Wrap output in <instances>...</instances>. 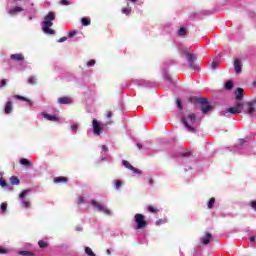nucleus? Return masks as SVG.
I'll list each match as a JSON object with an SVG mask.
<instances>
[{
    "mask_svg": "<svg viewBox=\"0 0 256 256\" xmlns=\"http://www.w3.org/2000/svg\"><path fill=\"white\" fill-rule=\"evenodd\" d=\"M165 81H171V76L169 74H164Z\"/></svg>",
    "mask_w": 256,
    "mask_h": 256,
    "instance_id": "obj_52",
    "label": "nucleus"
},
{
    "mask_svg": "<svg viewBox=\"0 0 256 256\" xmlns=\"http://www.w3.org/2000/svg\"><path fill=\"white\" fill-rule=\"evenodd\" d=\"M122 165H123V167H125L126 169H129L130 171H133V173H136L137 175H141V170H139V169L133 167V165H131V164L129 163V161L123 160V161H122Z\"/></svg>",
    "mask_w": 256,
    "mask_h": 256,
    "instance_id": "obj_13",
    "label": "nucleus"
},
{
    "mask_svg": "<svg viewBox=\"0 0 256 256\" xmlns=\"http://www.w3.org/2000/svg\"><path fill=\"white\" fill-rule=\"evenodd\" d=\"M181 121L187 131L195 133V123H197V116L193 113L182 115Z\"/></svg>",
    "mask_w": 256,
    "mask_h": 256,
    "instance_id": "obj_3",
    "label": "nucleus"
},
{
    "mask_svg": "<svg viewBox=\"0 0 256 256\" xmlns=\"http://www.w3.org/2000/svg\"><path fill=\"white\" fill-rule=\"evenodd\" d=\"M0 253H7V250L2 248V247H0Z\"/></svg>",
    "mask_w": 256,
    "mask_h": 256,
    "instance_id": "obj_55",
    "label": "nucleus"
},
{
    "mask_svg": "<svg viewBox=\"0 0 256 256\" xmlns=\"http://www.w3.org/2000/svg\"><path fill=\"white\" fill-rule=\"evenodd\" d=\"M180 51L187 57L188 67L193 71H197V64H193L194 61H197V56L190 53L188 47L180 48Z\"/></svg>",
    "mask_w": 256,
    "mask_h": 256,
    "instance_id": "obj_4",
    "label": "nucleus"
},
{
    "mask_svg": "<svg viewBox=\"0 0 256 256\" xmlns=\"http://www.w3.org/2000/svg\"><path fill=\"white\" fill-rule=\"evenodd\" d=\"M1 213L4 214L7 211V203L3 202L0 205Z\"/></svg>",
    "mask_w": 256,
    "mask_h": 256,
    "instance_id": "obj_37",
    "label": "nucleus"
},
{
    "mask_svg": "<svg viewBox=\"0 0 256 256\" xmlns=\"http://www.w3.org/2000/svg\"><path fill=\"white\" fill-rule=\"evenodd\" d=\"M137 147L138 149H143V145H141V143H137Z\"/></svg>",
    "mask_w": 256,
    "mask_h": 256,
    "instance_id": "obj_57",
    "label": "nucleus"
},
{
    "mask_svg": "<svg viewBox=\"0 0 256 256\" xmlns=\"http://www.w3.org/2000/svg\"><path fill=\"white\" fill-rule=\"evenodd\" d=\"M14 99H19L20 101H27L29 103V99H27L23 96L15 95Z\"/></svg>",
    "mask_w": 256,
    "mask_h": 256,
    "instance_id": "obj_41",
    "label": "nucleus"
},
{
    "mask_svg": "<svg viewBox=\"0 0 256 256\" xmlns=\"http://www.w3.org/2000/svg\"><path fill=\"white\" fill-rule=\"evenodd\" d=\"M245 104L246 105H250V107L252 108L251 112H249V116L253 117V115H255V113H256V107H255V105H256V98L253 99L251 102H246Z\"/></svg>",
    "mask_w": 256,
    "mask_h": 256,
    "instance_id": "obj_19",
    "label": "nucleus"
},
{
    "mask_svg": "<svg viewBox=\"0 0 256 256\" xmlns=\"http://www.w3.org/2000/svg\"><path fill=\"white\" fill-rule=\"evenodd\" d=\"M128 1H130V3H134L135 4V3H137L138 0H128Z\"/></svg>",
    "mask_w": 256,
    "mask_h": 256,
    "instance_id": "obj_61",
    "label": "nucleus"
},
{
    "mask_svg": "<svg viewBox=\"0 0 256 256\" xmlns=\"http://www.w3.org/2000/svg\"><path fill=\"white\" fill-rule=\"evenodd\" d=\"M10 183H11V185H19V183H21V181L19 180V178L17 176H12L10 178Z\"/></svg>",
    "mask_w": 256,
    "mask_h": 256,
    "instance_id": "obj_24",
    "label": "nucleus"
},
{
    "mask_svg": "<svg viewBox=\"0 0 256 256\" xmlns=\"http://www.w3.org/2000/svg\"><path fill=\"white\" fill-rule=\"evenodd\" d=\"M122 185L123 184L121 183V180L114 181V187H115L116 191H119V189H121Z\"/></svg>",
    "mask_w": 256,
    "mask_h": 256,
    "instance_id": "obj_32",
    "label": "nucleus"
},
{
    "mask_svg": "<svg viewBox=\"0 0 256 256\" xmlns=\"http://www.w3.org/2000/svg\"><path fill=\"white\" fill-rule=\"evenodd\" d=\"M186 34H187V29L182 27L178 30V35L183 36V35H186Z\"/></svg>",
    "mask_w": 256,
    "mask_h": 256,
    "instance_id": "obj_39",
    "label": "nucleus"
},
{
    "mask_svg": "<svg viewBox=\"0 0 256 256\" xmlns=\"http://www.w3.org/2000/svg\"><path fill=\"white\" fill-rule=\"evenodd\" d=\"M243 91V88H237V90L235 91V103H247L243 102Z\"/></svg>",
    "mask_w": 256,
    "mask_h": 256,
    "instance_id": "obj_14",
    "label": "nucleus"
},
{
    "mask_svg": "<svg viewBox=\"0 0 256 256\" xmlns=\"http://www.w3.org/2000/svg\"><path fill=\"white\" fill-rule=\"evenodd\" d=\"M131 7H129V4H127L126 8H122L121 12L123 13V15H131Z\"/></svg>",
    "mask_w": 256,
    "mask_h": 256,
    "instance_id": "obj_26",
    "label": "nucleus"
},
{
    "mask_svg": "<svg viewBox=\"0 0 256 256\" xmlns=\"http://www.w3.org/2000/svg\"><path fill=\"white\" fill-rule=\"evenodd\" d=\"M191 103H198V105H201V111L202 113H209L213 109L211 105L207 102V98H201V97H193L190 98Z\"/></svg>",
    "mask_w": 256,
    "mask_h": 256,
    "instance_id": "obj_5",
    "label": "nucleus"
},
{
    "mask_svg": "<svg viewBox=\"0 0 256 256\" xmlns=\"http://www.w3.org/2000/svg\"><path fill=\"white\" fill-rule=\"evenodd\" d=\"M255 240H256L255 236H251V237L249 238V242H250V243H255Z\"/></svg>",
    "mask_w": 256,
    "mask_h": 256,
    "instance_id": "obj_53",
    "label": "nucleus"
},
{
    "mask_svg": "<svg viewBox=\"0 0 256 256\" xmlns=\"http://www.w3.org/2000/svg\"><path fill=\"white\" fill-rule=\"evenodd\" d=\"M28 83H30V85H35L37 83V78L34 77V76H31L29 79H28Z\"/></svg>",
    "mask_w": 256,
    "mask_h": 256,
    "instance_id": "obj_36",
    "label": "nucleus"
},
{
    "mask_svg": "<svg viewBox=\"0 0 256 256\" xmlns=\"http://www.w3.org/2000/svg\"><path fill=\"white\" fill-rule=\"evenodd\" d=\"M233 153H241V151H240L239 149L235 148V149L233 150Z\"/></svg>",
    "mask_w": 256,
    "mask_h": 256,
    "instance_id": "obj_58",
    "label": "nucleus"
},
{
    "mask_svg": "<svg viewBox=\"0 0 256 256\" xmlns=\"http://www.w3.org/2000/svg\"><path fill=\"white\" fill-rule=\"evenodd\" d=\"M95 63H96L95 59H92V60H89L86 63V65H87V67H95Z\"/></svg>",
    "mask_w": 256,
    "mask_h": 256,
    "instance_id": "obj_40",
    "label": "nucleus"
},
{
    "mask_svg": "<svg viewBox=\"0 0 256 256\" xmlns=\"http://www.w3.org/2000/svg\"><path fill=\"white\" fill-rule=\"evenodd\" d=\"M53 21H55V14L54 12H49L41 23L42 31L45 35H55V30L51 29Z\"/></svg>",
    "mask_w": 256,
    "mask_h": 256,
    "instance_id": "obj_2",
    "label": "nucleus"
},
{
    "mask_svg": "<svg viewBox=\"0 0 256 256\" xmlns=\"http://www.w3.org/2000/svg\"><path fill=\"white\" fill-rule=\"evenodd\" d=\"M20 165H24L25 167H29L31 165V161L27 160L26 158L20 159Z\"/></svg>",
    "mask_w": 256,
    "mask_h": 256,
    "instance_id": "obj_28",
    "label": "nucleus"
},
{
    "mask_svg": "<svg viewBox=\"0 0 256 256\" xmlns=\"http://www.w3.org/2000/svg\"><path fill=\"white\" fill-rule=\"evenodd\" d=\"M212 235L211 233L206 232L205 236H202L200 238V242L202 243V245H209V243H211V239H212Z\"/></svg>",
    "mask_w": 256,
    "mask_h": 256,
    "instance_id": "obj_18",
    "label": "nucleus"
},
{
    "mask_svg": "<svg viewBox=\"0 0 256 256\" xmlns=\"http://www.w3.org/2000/svg\"><path fill=\"white\" fill-rule=\"evenodd\" d=\"M38 247H40V249H46V247H49V243L43 241V240H40L38 242Z\"/></svg>",
    "mask_w": 256,
    "mask_h": 256,
    "instance_id": "obj_30",
    "label": "nucleus"
},
{
    "mask_svg": "<svg viewBox=\"0 0 256 256\" xmlns=\"http://www.w3.org/2000/svg\"><path fill=\"white\" fill-rule=\"evenodd\" d=\"M60 5H65V6L71 5V2H69V0H62V1L60 2Z\"/></svg>",
    "mask_w": 256,
    "mask_h": 256,
    "instance_id": "obj_48",
    "label": "nucleus"
},
{
    "mask_svg": "<svg viewBox=\"0 0 256 256\" xmlns=\"http://www.w3.org/2000/svg\"><path fill=\"white\" fill-rule=\"evenodd\" d=\"M90 204L94 207L95 211H99V213H104V215H113V212L101 202L91 200Z\"/></svg>",
    "mask_w": 256,
    "mask_h": 256,
    "instance_id": "obj_7",
    "label": "nucleus"
},
{
    "mask_svg": "<svg viewBox=\"0 0 256 256\" xmlns=\"http://www.w3.org/2000/svg\"><path fill=\"white\" fill-rule=\"evenodd\" d=\"M57 103H59V105H71L73 104V99L71 97H60Z\"/></svg>",
    "mask_w": 256,
    "mask_h": 256,
    "instance_id": "obj_16",
    "label": "nucleus"
},
{
    "mask_svg": "<svg viewBox=\"0 0 256 256\" xmlns=\"http://www.w3.org/2000/svg\"><path fill=\"white\" fill-rule=\"evenodd\" d=\"M245 143H247V140L245 139H239V145L240 147H243L245 145Z\"/></svg>",
    "mask_w": 256,
    "mask_h": 256,
    "instance_id": "obj_49",
    "label": "nucleus"
},
{
    "mask_svg": "<svg viewBox=\"0 0 256 256\" xmlns=\"http://www.w3.org/2000/svg\"><path fill=\"white\" fill-rule=\"evenodd\" d=\"M84 251L88 256H97L95 252H93V249H91V247H88V246L85 247Z\"/></svg>",
    "mask_w": 256,
    "mask_h": 256,
    "instance_id": "obj_25",
    "label": "nucleus"
},
{
    "mask_svg": "<svg viewBox=\"0 0 256 256\" xmlns=\"http://www.w3.org/2000/svg\"><path fill=\"white\" fill-rule=\"evenodd\" d=\"M147 211H148L149 213H159V209H157V208L154 207V206H148V207H147Z\"/></svg>",
    "mask_w": 256,
    "mask_h": 256,
    "instance_id": "obj_33",
    "label": "nucleus"
},
{
    "mask_svg": "<svg viewBox=\"0 0 256 256\" xmlns=\"http://www.w3.org/2000/svg\"><path fill=\"white\" fill-rule=\"evenodd\" d=\"M6 85H7V80L2 79V80L0 81V89H3V87H6Z\"/></svg>",
    "mask_w": 256,
    "mask_h": 256,
    "instance_id": "obj_44",
    "label": "nucleus"
},
{
    "mask_svg": "<svg viewBox=\"0 0 256 256\" xmlns=\"http://www.w3.org/2000/svg\"><path fill=\"white\" fill-rule=\"evenodd\" d=\"M75 35H77V30H72L68 32V39H73Z\"/></svg>",
    "mask_w": 256,
    "mask_h": 256,
    "instance_id": "obj_38",
    "label": "nucleus"
},
{
    "mask_svg": "<svg viewBox=\"0 0 256 256\" xmlns=\"http://www.w3.org/2000/svg\"><path fill=\"white\" fill-rule=\"evenodd\" d=\"M250 205H251L252 209H254V211H256V200L250 202Z\"/></svg>",
    "mask_w": 256,
    "mask_h": 256,
    "instance_id": "obj_50",
    "label": "nucleus"
},
{
    "mask_svg": "<svg viewBox=\"0 0 256 256\" xmlns=\"http://www.w3.org/2000/svg\"><path fill=\"white\" fill-rule=\"evenodd\" d=\"M138 5H143V1H138Z\"/></svg>",
    "mask_w": 256,
    "mask_h": 256,
    "instance_id": "obj_63",
    "label": "nucleus"
},
{
    "mask_svg": "<svg viewBox=\"0 0 256 256\" xmlns=\"http://www.w3.org/2000/svg\"><path fill=\"white\" fill-rule=\"evenodd\" d=\"M165 223H167V218L164 219H158L156 221V225L159 227L160 225H165Z\"/></svg>",
    "mask_w": 256,
    "mask_h": 256,
    "instance_id": "obj_34",
    "label": "nucleus"
},
{
    "mask_svg": "<svg viewBox=\"0 0 256 256\" xmlns=\"http://www.w3.org/2000/svg\"><path fill=\"white\" fill-rule=\"evenodd\" d=\"M68 179L65 176H59L54 178V183H67Z\"/></svg>",
    "mask_w": 256,
    "mask_h": 256,
    "instance_id": "obj_23",
    "label": "nucleus"
},
{
    "mask_svg": "<svg viewBox=\"0 0 256 256\" xmlns=\"http://www.w3.org/2000/svg\"><path fill=\"white\" fill-rule=\"evenodd\" d=\"M176 105H177V107L179 108V109H183V103L181 102V99H177L176 100Z\"/></svg>",
    "mask_w": 256,
    "mask_h": 256,
    "instance_id": "obj_43",
    "label": "nucleus"
},
{
    "mask_svg": "<svg viewBox=\"0 0 256 256\" xmlns=\"http://www.w3.org/2000/svg\"><path fill=\"white\" fill-rule=\"evenodd\" d=\"M208 209H213L215 207V198H210L207 203Z\"/></svg>",
    "mask_w": 256,
    "mask_h": 256,
    "instance_id": "obj_29",
    "label": "nucleus"
},
{
    "mask_svg": "<svg viewBox=\"0 0 256 256\" xmlns=\"http://www.w3.org/2000/svg\"><path fill=\"white\" fill-rule=\"evenodd\" d=\"M77 203L78 205H83V203H85V198L79 197Z\"/></svg>",
    "mask_w": 256,
    "mask_h": 256,
    "instance_id": "obj_47",
    "label": "nucleus"
},
{
    "mask_svg": "<svg viewBox=\"0 0 256 256\" xmlns=\"http://www.w3.org/2000/svg\"><path fill=\"white\" fill-rule=\"evenodd\" d=\"M10 59H12V61H23L25 59V56L21 53L12 54L10 56Z\"/></svg>",
    "mask_w": 256,
    "mask_h": 256,
    "instance_id": "obj_22",
    "label": "nucleus"
},
{
    "mask_svg": "<svg viewBox=\"0 0 256 256\" xmlns=\"http://www.w3.org/2000/svg\"><path fill=\"white\" fill-rule=\"evenodd\" d=\"M107 117L108 119H111V117H113V112H107Z\"/></svg>",
    "mask_w": 256,
    "mask_h": 256,
    "instance_id": "obj_54",
    "label": "nucleus"
},
{
    "mask_svg": "<svg viewBox=\"0 0 256 256\" xmlns=\"http://www.w3.org/2000/svg\"><path fill=\"white\" fill-rule=\"evenodd\" d=\"M5 186H7V182L3 179V177H0V187L4 189Z\"/></svg>",
    "mask_w": 256,
    "mask_h": 256,
    "instance_id": "obj_42",
    "label": "nucleus"
},
{
    "mask_svg": "<svg viewBox=\"0 0 256 256\" xmlns=\"http://www.w3.org/2000/svg\"><path fill=\"white\" fill-rule=\"evenodd\" d=\"M81 23L84 27L91 25V20L87 17L82 18Z\"/></svg>",
    "mask_w": 256,
    "mask_h": 256,
    "instance_id": "obj_27",
    "label": "nucleus"
},
{
    "mask_svg": "<svg viewBox=\"0 0 256 256\" xmlns=\"http://www.w3.org/2000/svg\"><path fill=\"white\" fill-rule=\"evenodd\" d=\"M67 41V37H62L58 40V43H65Z\"/></svg>",
    "mask_w": 256,
    "mask_h": 256,
    "instance_id": "obj_51",
    "label": "nucleus"
},
{
    "mask_svg": "<svg viewBox=\"0 0 256 256\" xmlns=\"http://www.w3.org/2000/svg\"><path fill=\"white\" fill-rule=\"evenodd\" d=\"M40 115H41V117H43V119H46V121H52L54 123L61 121L59 116L51 115V114H48L47 112H41Z\"/></svg>",
    "mask_w": 256,
    "mask_h": 256,
    "instance_id": "obj_11",
    "label": "nucleus"
},
{
    "mask_svg": "<svg viewBox=\"0 0 256 256\" xmlns=\"http://www.w3.org/2000/svg\"><path fill=\"white\" fill-rule=\"evenodd\" d=\"M70 131H71L72 135H77V133L79 131V123L72 122L70 125Z\"/></svg>",
    "mask_w": 256,
    "mask_h": 256,
    "instance_id": "obj_21",
    "label": "nucleus"
},
{
    "mask_svg": "<svg viewBox=\"0 0 256 256\" xmlns=\"http://www.w3.org/2000/svg\"><path fill=\"white\" fill-rule=\"evenodd\" d=\"M251 111H253V108L251 107L250 104L235 102L234 107H230V108H226L225 110H222L220 112V115H222L223 117H229V113H231V115H239V113H244L245 115H249Z\"/></svg>",
    "mask_w": 256,
    "mask_h": 256,
    "instance_id": "obj_1",
    "label": "nucleus"
},
{
    "mask_svg": "<svg viewBox=\"0 0 256 256\" xmlns=\"http://www.w3.org/2000/svg\"><path fill=\"white\" fill-rule=\"evenodd\" d=\"M182 157H189V152L183 153Z\"/></svg>",
    "mask_w": 256,
    "mask_h": 256,
    "instance_id": "obj_59",
    "label": "nucleus"
},
{
    "mask_svg": "<svg viewBox=\"0 0 256 256\" xmlns=\"http://www.w3.org/2000/svg\"><path fill=\"white\" fill-rule=\"evenodd\" d=\"M28 195H31V189L23 190L19 194V201L24 209H31V199L27 198Z\"/></svg>",
    "mask_w": 256,
    "mask_h": 256,
    "instance_id": "obj_6",
    "label": "nucleus"
},
{
    "mask_svg": "<svg viewBox=\"0 0 256 256\" xmlns=\"http://www.w3.org/2000/svg\"><path fill=\"white\" fill-rule=\"evenodd\" d=\"M4 189H6V191H13V186L7 183Z\"/></svg>",
    "mask_w": 256,
    "mask_h": 256,
    "instance_id": "obj_46",
    "label": "nucleus"
},
{
    "mask_svg": "<svg viewBox=\"0 0 256 256\" xmlns=\"http://www.w3.org/2000/svg\"><path fill=\"white\" fill-rule=\"evenodd\" d=\"M13 111V102L7 101L4 107V112L6 115H9V113H12Z\"/></svg>",
    "mask_w": 256,
    "mask_h": 256,
    "instance_id": "obj_20",
    "label": "nucleus"
},
{
    "mask_svg": "<svg viewBox=\"0 0 256 256\" xmlns=\"http://www.w3.org/2000/svg\"><path fill=\"white\" fill-rule=\"evenodd\" d=\"M18 255H22V256H35V253H33L31 251H20V252H18Z\"/></svg>",
    "mask_w": 256,
    "mask_h": 256,
    "instance_id": "obj_31",
    "label": "nucleus"
},
{
    "mask_svg": "<svg viewBox=\"0 0 256 256\" xmlns=\"http://www.w3.org/2000/svg\"><path fill=\"white\" fill-rule=\"evenodd\" d=\"M134 222L136 223L135 229H145L147 227V221L145 220V215L143 214H135Z\"/></svg>",
    "mask_w": 256,
    "mask_h": 256,
    "instance_id": "obj_8",
    "label": "nucleus"
},
{
    "mask_svg": "<svg viewBox=\"0 0 256 256\" xmlns=\"http://www.w3.org/2000/svg\"><path fill=\"white\" fill-rule=\"evenodd\" d=\"M76 231H83V227L81 226L76 227Z\"/></svg>",
    "mask_w": 256,
    "mask_h": 256,
    "instance_id": "obj_56",
    "label": "nucleus"
},
{
    "mask_svg": "<svg viewBox=\"0 0 256 256\" xmlns=\"http://www.w3.org/2000/svg\"><path fill=\"white\" fill-rule=\"evenodd\" d=\"M26 13H28L29 21H32L37 17V8L35 7V3H31L30 6L26 9Z\"/></svg>",
    "mask_w": 256,
    "mask_h": 256,
    "instance_id": "obj_9",
    "label": "nucleus"
},
{
    "mask_svg": "<svg viewBox=\"0 0 256 256\" xmlns=\"http://www.w3.org/2000/svg\"><path fill=\"white\" fill-rule=\"evenodd\" d=\"M149 183H150V185H152L153 184V180H150Z\"/></svg>",
    "mask_w": 256,
    "mask_h": 256,
    "instance_id": "obj_64",
    "label": "nucleus"
},
{
    "mask_svg": "<svg viewBox=\"0 0 256 256\" xmlns=\"http://www.w3.org/2000/svg\"><path fill=\"white\" fill-rule=\"evenodd\" d=\"M242 68H243V63H241V60L236 58L234 60V71H235L236 75H239V73H241Z\"/></svg>",
    "mask_w": 256,
    "mask_h": 256,
    "instance_id": "obj_17",
    "label": "nucleus"
},
{
    "mask_svg": "<svg viewBox=\"0 0 256 256\" xmlns=\"http://www.w3.org/2000/svg\"><path fill=\"white\" fill-rule=\"evenodd\" d=\"M102 152L100 154V159L101 161H107V157H109V148L107 145H102L101 146Z\"/></svg>",
    "mask_w": 256,
    "mask_h": 256,
    "instance_id": "obj_15",
    "label": "nucleus"
},
{
    "mask_svg": "<svg viewBox=\"0 0 256 256\" xmlns=\"http://www.w3.org/2000/svg\"><path fill=\"white\" fill-rule=\"evenodd\" d=\"M107 255H111V249L106 250Z\"/></svg>",
    "mask_w": 256,
    "mask_h": 256,
    "instance_id": "obj_60",
    "label": "nucleus"
},
{
    "mask_svg": "<svg viewBox=\"0 0 256 256\" xmlns=\"http://www.w3.org/2000/svg\"><path fill=\"white\" fill-rule=\"evenodd\" d=\"M92 129L96 137H99V135H101V131H103V127H101V123H99L97 119L92 120Z\"/></svg>",
    "mask_w": 256,
    "mask_h": 256,
    "instance_id": "obj_10",
    "label": "nucleus"
},
{
    "mask_svg": "<svg viewBox=\"0 0 256 256\" xmlns=\"http://www.w3.org/2000/svg\"><path fill=\"white\" fill-rule=\"evenodd\" d=\"M19 1H21V0H14L15 5H17V3H19Z\"/></svg>",
    "mask_w": 256,
    "mask_h": 256,
    "instance_id": "obj_62",
    "label": "nucleus"
},
{
    "mask_svg": "<svg viewBox=\"0 0 256 256\" xmlns=\"http://www.w3.org/2000/svg\"><path fill=\"white\" fill-rule=\"evenodd\" d=\"M22 11H25V9L23 7L20 6H14V7H10L7 11L8 15H10L11 17H16L17 13H22Z\"/></svg>",
    "mask_w": 256,
    "mask_h": 256,
    "instance_id": "obj_12",
    "label": "nucleus"
},
{
    "mask_svg": "<svg viewBox=\"0 0 256 256\" xmlns=\"http://www.w3.org/2000/svg\"><path fill=\"white\" fill-rule=\"evenodd\" d=\"M218 65H219V62L213 61V62L211 63V69H217Z\"/></svg>",
    "mask_w": 256,
    "mask_h": 256,
    "instance_id": "obj_45",
    "label": "nucleus"
},
{
    "mask_svg": "<svg viewBox=\"0 0 256 256\" xmlns=\"http://www.w3.org/2000/svg\"><path fill=\"white\" fill-rule=\"evenodd\" d=\"M225 88H226L228 91H231V89H233V82L227 81V82L225 83Z\"/></svg>",
    "mask_w": 256,
    "mask_h": 256,
    "instance_id": "obj_35",
    "label": "nucleus"
}]
</instances>
